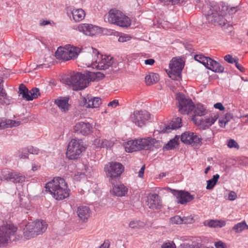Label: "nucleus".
<instances>
[{
  "instance_id": "1",
  "label": "nucleus",
  "mask_w": 248,
  "mask_h": 248,
  "mask_svg": "<svg viewBox=\"0 0 248 248\" xmlns=\"http://www.w3.org/2000/svg\"><path fill=\"white\" fill-rule=\"evenodd\" d=\"M104 75L100 72L90 73L87 76L79 72H73L70 75L63 78V83L73 88L74 90H81L87 87L89 81H94L97 78H102Z\"/></svg>"
},
{
  "instance_id": "2",
  "label": "nucleus",
  "mask_w": 248,
  "mask_h": 248,
  "mask_svg": "<svg viewBox=\"0 0 248 248\" xmlns=\"http://www.w3.org/2000/svg\"><path fill=\"white\" fill-rule=\"evenodd\" d=\"M46 190L57 200H62L69 196L70 189L63 178L55 177L46 184Z\"/></svg>"
},
{
  "instance_id": "3",
  "label": "nucleus",
  "mask_w": 248,
  "mask_h": 248,
  "mask_svg": "<svg viewBox=\"0 0 248 248\" xmlns=\"http://www.w3.org/2000/svg\"><path fill=\"white\" fill-rule=\"evenodd\" d=\"M223 8L222 7L220 10L218 4L216 3L207 5L205 7L204 15L208 21L216 26H225L226 20L223 17L225 14V10L223 9Z\"/></svg>"
},
{
  "instance_id": "4",
  "label": "nucleus",
  "mask_w": 248,
  "mask_h": 248,
  "mask_svg": "<svg viewBox=\"0 0 248 248\" xmlns=\"http://www.w3.org/2000/svg\"><path fill=\"white\" fill-rule=\"evenodd\" d=\"M108 22L122 27H127L131 24L129 18L122 12L116 9L110 10L108 16Z\"/></svg>"
},
{
  "instance_id": "5",
  "label": "nucleus",
  "mask_w": 248,
  "mask_h": 248,
  "mask_svg": "<svg viewBox=\"0 0 248 248\" xmlns=\"http://www.w3.org/2000/svg\"><path fill=\"white\" fill-rule=\"evenodd\" d=\"M85 150V148L81 140L72 139L68 144L66 155L70 159H77Z\"/></svg>"
},
{
  "instance_id": "6",
  "label": "nucleus",
  "mask_w": 248,
  "mask_h": 248,
  "mask_svg": "<svg viewBox=\"0 0 248 248\" xmlns=\"http://www.w3.org/2000/svg\"><path fill=\"white\" fill-rule=\"evenodd\" d=\"M124 170V167L123 165L116 162H109L104 167V171L109 181L120 177Z\"/></svg>"
},
{
  "instance_id": "7",
  "label": "nucleus",
  "mask_w": 248,
  "mask_h": 248,
  "mask_svg": "<svg viewBox=\"0 0 248 248\" xmlns=\"http://www.w3.org/2000/svg\"><path fill=\"white\" fill-rule=\"evenodd\" d=\"M16 231L17 228L13 224H7L0 227V245L8 243L16 235Z\"/></svg>"
},
{
  "instance_id": "8",
  "label": "nucleus",
  "mask_w": 248,
  "mask_h": 248,
  "mask_svg": "<svg viewBox=\"0 0 248 248\" xmlns=\"http://www.w3.org/2000/svg\"><path fill=\"white\" fill-rule=\"evenodd\" d=\"M150 114L146 110H135L130 116V120L139 127H142L146 124L150 119Z\"/></svg>"
},
{
  "instance_id": "9",
  "label": "nucleus",
  "mask_w": 248,
  "mask_h": 248,
  "mask_svg": "<svg viewBox=\"0 0 248 248\" xmlns=\"http://www.w3.org/2000/svg\"><path fill=\"white\" fill-rule=\"evenodd\" d=\"M177 99L179 102V110L182 114H189L194 109V105L190 99L187 98L181 93L177 94Z\"/></svg>"
},
{
  "instance_id": "10",
  "label": "nucleus",
  "mask_w": 248,
  "mask_h": 248,
  "mask_svg": "<svg viewBox=\"0 0 248 248\" xmlns=\"http://www.w3.org/2000/svg\"><path fill=\"white\" fill-rule=\"evenodd\" d=\"M181 140L185 144L191 145L195 148H199L202 144V139L195 133L189 131L186 132L181 135Z\"/></svg>"
},
{
  "instance_id": "11",
  "label": "nucleus",
  "mask_w": 248,
  "mask_h": 248,
  "mask_svg": "<svg viewBox=\"0 0 248 248\" xmlns=\"http://www.w3.org/2000/svg\"><path fill=\"white\" fill-rule=\"evenodd\" d=\"M184 66V63L181 59L173 58L169 64L170 70L169 73L170 77L173 79L179 77Z\"/></svg>"
},
{
  "instance_id": "12",
  "label": "nucleus",
  "mask_w": 248,
  "mask_h": 248,
  "mask_svg": "<svg viewBox=\"0 0 248 248\" xmlns=\"http://www.w3.org/2000/svg\"><path fill=\"white\" fill-rule=\"evenodd\" d=\"M113 63L114 59L110 56L100 55L97 62L93 64V68L105 70L111 67Z\"/></svg>"
},
{
  "instance_id": "13",
  "label": "nucleus",
  "mask_w": 248,
  "mask_h": 248,
  "mask_svg": "<svg viewBox=\"0 0 248 248\" xmlns=\"http://www.w3.org/2000/svg\"><path fill=\"white\" fill-rule=\"evenodd\" d=\"M77 30L88 36L94 35L101 31L100 27L93 24L86 23L79 24L77 26Z\"/></svg>"
},
{
  "instance_id": "14",
  "label": "nucleus",
  "mask_w": 248,
  "mask_h": 248,
  "mask_svg": "<svg viewBox=\"0 0 248 248\" xmlns=\"http://www.w3.org/2000/svg\"><path fill=\"white\" fill-rule=\"evenodd\" d=\"M146 203L148 207L153 210L160 209L162 206L161 198L156 193L148 195Z\"/></svg>"
},
{
  "instance_id": "15",
  "label": "nucleus",
  "mask_w": 248,
  "mask_h": 248,
  "mask_svg": "<svg viewBox=\"0 0 248 248\" xmlns=\"http://www.w3.org/2000/svg\"><path fill=\"white\" fill-rule=\"evenodd\" d=\"M194 115L192 116V120L196 124H202V119L198 118V116H202L207 113L208 110L206 108L201 104H198L194 105Z\"/></svg>"
},
{
  "instance_id": "16",
  "label": "nucleus",
  "mask_w": 248,
  "mask_h": 248,
  "mask_svg": "<svg viewBox=\"0 0 248 248\" xmlns=\"http://www.w3.org/2000/svg\"><path fill=\"white\" fill-rule=\"evenodd\" d=\"M88 49V53L86 54L84 61L88 67L93 68V64L97 62L99 58V52L97 50L93 47H89Z\"/></svg>"
},
{
  "instance_id": "17",
  "label": "nucleus",
  "mask_w": 248,
  "mask_h": 248,
  "mask_svg": "<svg viewBox=\"0 0 248 248\" xmlns=\"http://www.w3.org/2000/svg\"><path fill=\"white\" fill-rule=\"evenodd\" d=\"M137 141L139 151L151 149L153 146L156 147L160 143L159 141L150 138L138 139Z\"/></svg>"
},
{
  "instance_id": "18",
  "label": "nucleus",
  "mask_w": 248,
  "mask_h": 248,
  "mask_svg": "<svg viewBox=\"0 0 248 248\" xmlns=\"http://www.w3.org/2000/svg\"><path fill=\"white\" fill-rule=\"evenodd\" d=\"M75 132L82 135H88L93 131V126L89 123L79 122L74 127Z\"/></svg>"
},
{
  "instance_id": "19",
  "label": "nucleus",
  "mask_w": 248,
  "mask_h": 248,
  "mask_svg": "<svg viewBox=\"0 0 248 248\" xmlns=\"http://www.w3.org/2000/svg\"><path fill=\"white\" fill-rule=\"evenodd\" d=\"M172 193L176 197L177 202L182 204L191 201L194 198L188 192L173 190Z\"/></svg>"
},
{
  "instance_id": "20",
  "label": "nucleus",
  "mask_w": 248,
  "mask_h": 248,
  "mask_svg": "<svg viewBox=\"0 0 248 248\" xmlns=\"http://www.w3.org/2000/svg\"><path fill=\"white\" fill-rule=\"evenodd\" d=\"M182 125V119L180 117H177L173 119L169 125L161 128L160 131L163 133H169L172 130L178 129L181 127Z\"/></svg>"
},
{
  "instance_id": "21",
  "label": "nucleus",
  "mask_w": 248,
  "mask_h": 248,
  "mask_svg": "<svg viewBox=\"0 0 248 248\" xmlns=\"http://www.w3.org/2000/svg\"><path fill=\"white\" fill-rule=\"evenodd\" d=\"M36 230L34 222L29 223L25 228L24 232V237L26 239H29L38 235Z\"/></svg>"
},
{
  "instance_id": "22",
  "label": "nucleus",
  "mask_w": 248,
  "mask_h": 248,
  "mask_svg": "<svg viewBox=\"0 0 248 248\" xmlns=\"http://www.w3.org/2000/svg\"><path fill=\"white\" fill-rule=\"evenodd\" d=\"M4 178L6 180L14 183H22L25 181V177L21 173L16 171H10L5 174Z\"/></svg>"
},
{
  "instance_id": "23",
  "label": "nucleus",
  "mask_w": 248,
  "mask_h": 248,
  "mask_svg": "<svg viewBox=\"0 0 248 248\" xmlns=\"http://www.w3.org/2000/svg\"><path fill=\"white\" fill-rule=\"evenodd\" d=\"M85 107L96 108L99 107L101 104V99L99 97H95L92 96L84 98Z\"/></svg>"
},
{
  "instance_id": "24",
  "label": "nucleus",
  "mask_w": 248,
  "mask_h": 248,
  "mask_svg": "<svg viewBox=\"0 0 248 248\" xmlns=\"http://www.w3.org/2000/svg\"><path fill=\"white\" fill-rule=\"evenodd\" d=\"M68 101V98L60 97L56 99L54 103L62 112H66L68 111L70 107Z\"/></svg>"
},
{
  "instance_id": "25",
  "label": "nucleus",
  "mask_w": 248,
  "mask_h": 248,
  "mask_svg": "<svg viewBox=\"0 0 248 248\" xmlns=\"http://www.w3.org/2000/svg\"><path fill=\"white\" fill-rule=\"evenodd\" d=\"M77 212L79 218L84 222H86L90 217L91 210L87 206L78 207Z\"/></svg>"
},
{
  "instance_id": "26",
  "label": "nucleus",
  "mask_w": 248,
  "mask_h": 248,
  "mask_svg": "<svg viewBox=\"0 0 248 248\" xmlns=\"http://www.w3.org/2000/svg\"><path fill=\"white\" fill-rule=\"evenodd\" d=\"M73 20L76 22H79L83 20L85 16V11L81 8H73L71 10Z\"/></svg>"
},
{
  "instance_id": "27",
  "label": "nucleus",
  "mask_w": 248,
  "mask_h": 248,
  "mask_svg": "<svg viewBox=\"0 0 248 248\" xmlns=\"http://www.w3.org/2000/svg\"><path fill=\"white\" fill-rule=\"evenodd\" d=\"M206 67L216 73H222L224 70L223 66L211 58L208 60V63Z\"/></svg>"
},
{
  "instance_id": "28",
  "label": "nucleus",
  "mask_w": 248,
  "mask_h": 248,
  "mask_svg": "<svg viewBox=\"0 0 248 248\" xmlns=\"http://www.w3.org/2000/svg\"><path fill=\"white\" fill-rule=\"evenodd\" d=\"M55 56L57 59L67 61L70 60V56H68L66 46L63 47H59L55 52Z\"/></svg>"
},
{
  "instance_id": "29",
  "label": "nucleus",
  "mask_w": 248,
  "mask_h": 248,
  "mask_svg": "<svg viewBox=\"0 0 248 248\" xmlns=\"http://www.w3.org/2000/svg\"><path fill=\"white\" fill-rule=\"evenodd\" d=\"M203 225L210 228H222L226 225V222L222 220H206L204 221Z\"/></svg>"
},
{
  "instance_id": "30",
  "label": "nucleus",
  "mask_w": 248,
  "mask_h": 248,
  "mask_svg": "<svg viewBox=\"0 0 248 248\" xmlns=\"http://www.w3.org/2000/svg\"><path fill=\"white\" fill-rule=\"evenodd\" d=\"M68 56H70L69 59H76L79 54L82 52V49L78 47L68 45L66 46Z\"/></svg>"
},
{
  "instance_id": "31",
  "label": "nucleus",
  "mask_w": 248,
  "mask_h": 248,
  "mask_svg": "<svg viewBox=\"0 0 248 248\" xmlns=\"http://www.w3.org/2000/svg\"><path fill=\"white\" fill-rule=\"evenodd\" d=\"M112 192L116 196L122 197L127 193V188L123 184H118L114 186Z\"/></svg>"
},
{
  "instance_id": "32",
  "label": "nucleus",
  "mask_w": 248,
  "mask_h": 248,
  "mask_svg": "<svg viewBox=\"0 0 248 248\" xmlns=\"http://www.w3.org/2000/svg\"><path fill=\"white\" fill-rule=\"evenodd\" d=\"M137 140L128 141L124 144L125 151L128 153L139 151Z\"/></svg>"
},
{
  "instance_id": "33",
  "label": "nucleus",
  "mask_w": 248,
  "mask_h": 248,
  "mask_svg": "<svg viewBox=\"0 0 248 248\" xmlns=\"http://www.w3.org/2000/svg\"><path fill=\"white\" fill-rule=\"evenodd\" d=\"M159 80V76L154 73H149L145 78V82L147 85L154 84Z\"/></svg>"
},
{
  "instance_id": "34",
  "label": "nucleus",
  "mask_w": 248,
  "mask_h": 248,
  "mask_svg": "<svg viewBox=\"0 0 248 248\" xmlns=\"http://www.w3.org/2000/svg\"><path fill=\"white\" fill-rule=\"evenodd\" d=\"M218 118L217 114H212L209 117L205 118L204 120L202 119V124H200L205 127H209L212 125Z\"/></svg>"
},
{
  "instance_id": "35",
  "label": "nucleus",
  "mask_w": 248,
  "mask_h": 248,
  "mask_svg": "<svg viewBox=\"0 0 248 248\" xmlns=\"http://www.w3.org/2000/svg\"><path fill=\"white\" fill-rule=\"evenodd\" d=\"M18 93L21 95L22 98L26 101H31V98L30 97V93L28 89L23 84H21L19 87Z\"/></svg>"
},
{
  "instance_id": "36",
  "label": "nucleus",
  "mask_w": 248,
  "mask_h": 248,
  "mask_svg": "<svg viewBox=\"0 0 248 248\" xmlns=\"http://www.w3.org/2000/svg\"><path fill=\"white\" fill-rule=\"evenodd\" d=\"M34 223H35L38 235L43 233L46 230L47 224L45 221L38 220L34 222Z\"/></svg>"
},
{
  "instance_id": "37",
  "label": "nucleus",
  "mask_w": 248,
  "mask_h": 248,
  "mask_svg": "<svg viewBox=\"0 0 248 248\" xmlns=\"http://www.w3.org/2000/svg\"><path fill=\"white\" fill-rule=\"evenodd\" d=\"M187 219L186 218H181L180 217L178 216H175L172 217L170 218V220L172 224H180L183 223H191L193 218L192 217H189L187 219L189 220H186Z\"/></svg>"
},
{
  "instance_id": "38",
  "label": "nucleus",
  "mask_w": 248,
  "mask_h": 248,
  "mask_svg": "<svg viewBox=\"0 0 248 248\" xmlns=\"http://www.w3.org/2000/svg\"><path fill=\"white\" fill-rule=\"evenodd\" d=\"M145 226V223L140 220H132L129 223V227L133 229H141Z\"/></svg>"
},
{
  "instance_id": "39",
  "label": "nucleus",
  "mask_w": 248,
  "mask_h": 248,
  "mask_svg": "<svg viewBox=\"0 0 248 248\" xmlns=\"http://www.w3.org/2000/svg\"><path fill=\"white\" fill-rule=\"evenodd\" d=\"M20 124V122L16 120H7L5 121V124L0 123V128L3 127H16Z\"/></svg>"
},
{
  "instance_id": "40",
  "label": "nucleus",
  "mask_w": 248,
  "mask_h": 248,
  "mask_svg": "<svg viewBox=\"0 0 248 248\" xmlns=\"http://www.w3.org/2000/svg\"><path fill=\"white\" fill-rule=\"evenodd\" d=\"M219 178V175L217 174L214 175L213 178L207 181V189H212L214 187L215 185L216 184L217 182L218 181V179Z\"/></svg>"
},
{
  "instance_id": "41",
  "label": "nucleus",
  "mask_w": 248,
  "mask_h": 248,
  "mask_svg": "<svg viewBox=\"0 0 248 248\" xmlns=\"http://www.w3.org/2000/svg\"><path fill=\"white\" fill-rule=\"evenodd\" d=\"M246 222L244 221L235 224L232 228L236 233L241 232L246 229Z\"/></svg>"
},
{
  "instance_id": "42",
  "label": "nucleus",
  "mask_w": 248,
  "mask_h": 248,
  "mask_svg": "<svg viewBox=\"0 0 248 248\" xmlns=\"http://www.w3.org/2000/svg\"><path fill=\"white\" fill-rule=\"evenodd\" d=\"M178 141L179 139L176 136L175 138L170 140L168 143L165 145L164 148L167 150L172 149L178 145Z\"/></svg>"
},
{
  "instance_id": "43",
  "label": "nucleus",
  "mask_w": 248,
  "mask_h": 248,
  "mask_svg": "<svg viewBox=\"0 0 248 248\" xmlns=\"http://www.w3.org/2000/svg\"><path fill=\"white\" fill-rule=\"evenodd\" d=\"M194 59L196 61L202 63L205 67H206L208 63V60L210 59V58L205 57L202 54L196 55L194 57Z\"/></svg>"
},
{
  "instance_id": "44",
  "label": "nucleus",
  "mask_w": 248,
  "mask_h": 248,
  "mask_svg": "<svg viewBox=\"0 0 248 248\" xmlns=\"http://www.w3.org/2000/svg\"><path fill=\"white\" fill-rule=\"evenodd\" d=\"M227 146L230 148L239 149L238 143L233 139H230L227 141Z\"/></svg>"
},
{
  "instance_id": "45",
  "label": "nucleus",
  "mask_w": 248,
  "mask_h": 248,
  "mask_svg": "<svg viewBox=\"0 0 248 248\" xmlns=\"http://www.w3.org/2000/svg\"><path fill=\"white\" fill-rule=\"evenodd\" d=\"M224 60L229 63H235L238 61V59L236 57L233 58L231 55L228 54L224 56Z\"/></svg>"
},
{
  "instance_id": "46",
  "label": "nucleus",
  "mask_w": 248,
  "mask_h": 248,
  "mask_svg": "<svg viewBox=\"0 0 248 248\" xmlns=\"http://www.w3.org/2000/svg\"><path fill=\"white\" fill-rule=\"evenodd\" d=\"M30 97L31 98V100L33 99H35L38 97L39 95V90L38 88H34L30 91Z\"/></svg>"
},
{
  "instance_id": "47",
  "label": "nucleus",
  "mask_w": 248,
  "mask_h": 248,
  "mask_svg": "<svg viewBox=\"0 0 248 248\" xmlns=\"http://www.w3.org/2000/svg\"><path fill=\"white\" fill-rule=\"evenodd\" d=\"M103 148H106L107 149H110L114 145V142L111 140H107L106 139H103Z\"/></svg>"
},
{
  "instance_id": "48",
  "label": "nucleus",
  "mask_w": 248,
  "mask_h": 248,
  "mask_svg": "<svg viewBox=\"0 0 248 248\" xmlns=\"http://www.w3.org/2000/svg\"><path fill=\"white\" fill-rule=\"evenodd\" d=\"M28 151L26 148L23 149L20 151H19L18 153V157L20 158H27L28 157Z\"/></svg>"
},
{
  "instance_id": "49",
  "label": "nucleus",
  "mask_w": 248,
  "mask_h": 248,
  "mask_svg": "<svg viewBox=\"0 0 248 248\" xmlns=\"http://www.w3.org/2000/svg\"><path fill=\"white\" fill-rule=\"evenodd\" d=\"M131 38V37L129 35L124 34L119 37L118 41L119 42L124 43L130 40Z\"/></svg>"
},
{
  "instance_id": "50",
  "label": "nucleus",
  "mask_w": 248,
  "mask_h": 248,
  "mask_svg": "<svg viewBox=\"0 0 248 248\" xmlns=\"http://www.w3.org/2000/svg\"><path fill=\"white\" fill-rule=\"evenodd\" d=\"M103 139L100 138L96 139L93 141V144L96 148H103Z\"/></svg>"
},
{
  "instance_id": "51",
  "label": "nucleus",
  "mask_w": 248,
  "mask_h": 248,
  "mask_svg": "<svg viewBox=\"0 0 248 248\" xmlns=\"http://www.w3.org/2000/svg\"><path fill=\"white\" fill-rule=\"evenodd\" d=\"M46 64H41L36 65L35 63H33L30 64V69L35 70L37 69L43 68L44 67H47L46 66Z\"/></svg>"
},
{
  "instance_id": "52",
  "label": "nucleus",
  "mask_w": 248,
  "mask_h": 248,
  "mask_svg": "<svg viewBox=\"0 0 248 248\" xmlns=\"http://www.w3.org/2000/svg\"><path fill=\"white\" fill-rule=\"evenodd\" d=\"M26 149L28 153L31 154L38 155L39 153L38 149L32 146L29 147L28 148H26Z\"/></svg>"
},
{
  "instance_id": "53",
  "label": "nucleus",
  "mask_w": 248,
  "mask_h": 248,
  "mask_svg": "<svg viewBox=\"0 0 248 248\" xmlns=\"http://www.w3.org/2000/svg\"><path fill=\"white\" fill-rule=\"evenodd\" d=\"M162 248H176V246L173 242H168L164 243L162 246Z\"/></svg>"
},
{
  "instance_id": "54",
  "label": "nucleus",
  "mask_w": 248,
  "mask_h": 248,
  "mask_svg": "<svg viewBox=\"0 0 248 248\" xmlns=\"http://www.w3.org/2000/svg\"><path fill=\"white\" fill-rule=\"evenodd\" d=\"M2 83V81L0 80V97H1L0 99H1L2 98L4 99L6 96V94L3 89V85Z\"/></svg>"
},
{
  "instance_id": "55",
  "label": "nucleus",
  "mask_w": 248,
  "mask_h": 248,
  "mask_svg": "<svg viewBox=\"0 0 248 248\" xmlns=\"http://www.w3.org/2000/svg\"><path fill=\"white\" fill-rule=\"evenodd\" d=\"M237 198V194L236 193L233 191H231L228 195V199L230 201H234Z\"/></svg>"
},
{
  "instance_id": "56",
  "label": "nucleus",
  "mask_w": 248,
  "mask_h": 248,
  "mask_svg": "<svg viewBox=\"0 0 248 248\" xmlns=\"http://www.w3.org/2000/svg\"><path fill=\"white\" fill-rule=\"evenodd\" d=\"M110 242L108 240H106L98 248H109Z\"/></svg>"
},
{
  "instance_id": "57",
  "label": "nucleus",
  "mask_w": 248,
  "mask_h": 248,
  "mask_svg": "<svg viewBox=\"0 0 248 248\" xmlns=\"http://www.w3.org/2000/svg\"><path fill=\"white\" fill-rule=\"evenodd\" d=\"M215 246L216 248H226L224 244L220 241L216 242Z\"/></svg>"
},
{
  "instance_id": "58",
  "label": "nucleus",
  "mask_w": 248,
  "mask_h": 248,
  "mask_svg": "<svg viewBox=\"0 0 248 248\" xmlns=\"http://www.w3.org/2000/svg\"><path fill=\"white\" fill-rule=\"evenodd\" d=\"M219 124L220 127H223L225 126L226 123L228 122L227 120H226L225 118H221L219 119Z\"/></svg>"
},
{
  "instance_id": "59",
  "label": "nucleus",
  "mask_w": 248,
  "mask_h": 248,
  "mask_svg": "<svg viewBox=\"0 0 248 248\" xmlns=\"http://www.w3.org/2000/svg\"><path fill=\"white\" fill-rule=\"evenodd\" d=\"M214 107L215 108L218 109L220 110H223L225 109V108L221 103H217L214 104Z\"/></svg>"
},
{
  "instance_id": "60",
  "label": "nucleus",
  "mask_w": 248,
  "mask_h": 248,
  "mask_svg": "<svg viewBox=\"0 0 248 248\" xmlns=\"http://www.w3.org/2000/svg\"><path fill=\"white\" fill-rule=\"evenodd\" d=\"M145 168V165H143L140 168V170L138 172V176L139 177L142 178L143 177Z\"/></svg>"
},
{
  "instance_id": "61",
  "label": "nucleus",
  "mask_w": 248,
  "mask_h": 248,
  "mask_svg": "<svg viewBox=\"0 0 248 248\" xmlns=\"http://www.w3.org/2000/svg\"><path fill=\"white\" fill-rule=\"evenodd\" d=\"M235 65L236 67L241 72H244L245 71V68L244 67L240 64L238 63V61H237L235 63Z\"/></svg>"
},
{
  "instance_id": "62",
  "label": "nucleus",
  "mask_w": 248,
  "mask_h": 248,
  "mask_svg": "<svg viewBox=\"0 0 248 248\" xmlns=\"http://www.w3.org/2000/svg\"><path fill=\"white\" fill-rule=\"evenodd\" d=\"M118 105V101L116 100H113L112 101L109 102L108 104V107H110L111 106V107H113V108L116 107Z\"/></svg>"
},
{
  "instance_id": "63",
  "label": "nucleus",
  "mask_w": 248,
  "mask_h": 248,
  "mask_svg": "<svg viewBox=\"0 0 248 248\" xmlns=\"http://www.w3.org/2000/svg\"><path fill=\"white\" fill-rule=\"evenodd\" d=\"M144 63L146 65H152L155 63V60L153 59H149L145 60Z\"/></svg>"
},
{
  "instance_id": "64",
  "label": "nucleus",
  "mask_w": 248,
  "mask_h": 248,
  "mask_svg": "<svg viewBox=\"0 0 248 248\" xmlns=\"http://www.w3.org/2000/svg\"><path fill=\"white\" fill-rule=\"evenodd\" d=\"M40 165H36V164H32V165L31 170L33 171H34L38 170L39 169H40Z\"/></svg>"
}]
</instances>
